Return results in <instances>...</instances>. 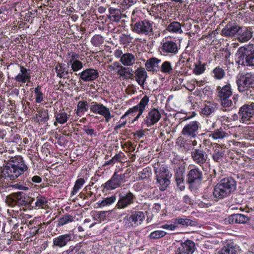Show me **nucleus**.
<instances>
[{"label": "nucleus", "instance_id": "nucleus-1", "mask_svg": "<svg viewBox=\"0 0 254 254\" xmlns=\"http://www.w3.org/2000/svg\"><path fill=\"white\" fill-rule=\"evenodd\" d=\"M28 168L21 156L12 157L5 163L1 176L5 179L14 180L26 172Z\"/></svg>", "mask_w": 254, "mask_h": 254}, {"label": "nucleus", "instance_id": "nucleus-2", "mask_svg": "<svg viewBox=\"0 0 254 254\" xmlns=\"http://www.w3.org/2000/svg\"><path fill=\"white\" fill-rule=\"evenodd\" d=\"M134 13H132V21L134 23H132L131 26V30L139 35H142L148 36H152L154 34V23L148 19L138 20L136 21L134 17Z\"/></svg>", "mask_w": 254, "mask_h": 254}, {"label": "nucleus", "instance_id": "nucleus-3", "mask_svg": "<svg viewBox=\"0 0 254 254\" xmlns=\"http://www.w3.org/2000/svg\"><path fill=\"white\" fill-rule=\"evenodd\" d=\"M236 189V182L232 178L222 179L215 187L213 194L215 198H222L229 195Z\"/></svg>", "mask_w": 254, "mask_h": 254}, {"label": "nucleus", "instance_id": "nucleus-4", "mask_svg": "<svg viewBox=\"0 0 254 254\" xmlns=\"http://www.w3.org/2000/svg\"><path fill=\"white\" fill-rule=\"evenodd\" d=\"M149 101V97L146 95L144 96L137 105L128 110L125 114L121 117V120H124L128 117L127 120L129 122L131 117L135 116L134 118L131 121V122L133 123L137 121L144 111L146 107L148 104Z\"/></svg>", "mask_w": 254, "mask_h": 254}, {"label": "nucleus", "instance_id": "nucleus-5", "mask_svg": "<svg viewBox=\"0 0 254 254\" xmlns=\"http://www.w3.org/2000/svg\"><path fill=\"white\" fill-rule=\"evenodd\" d=\"M154 168L157 182L160 185V189L164 190L170 184L169 179L172 174L168 172V169L165 166H160L158 164L154 166Z\"/></svg>", "mask_w": 254, "mask_h": 254}, {"label": "nucleus", "instance_id": "nucleus-6", "mask_svg": "<svg viewBox=\"0 0 254 254\" xmlns=\"http://www.w3.org/2000/svg\"><path fill=\"white\" fill-rule=\"evenodd\" d=\"M126 173L119 174L115 171L111 178L101 186L104 190H111L121 187L127 181Z\"/></svg>", "mask_w": 254, "mask_h": 254}, {"label": "nucleus", "instance_id": "nucleus-7", "mask_svg": "<svg viewBox=\"0 0 254 254\" xmlns=\"http://www.w3.org/2000/svg\"><path fill=\"white\" fill-rule=\"evenodd\" d=\"M145 219L142 211H130L123 219V223L126 228L135 227L141 224Z\"/></svg>", "mask_w": 254, "mask_h": 254}, {"label": "nucleus", "instance_id": "nucleus-8", "mask_svg": "<svg viewBox=\"0 0 254 254\" xmlns=\"http://www.w3.org/2000/svg\"><path fill=\"white\" fill-rule=\"evenodd\" d=\"M136 198L132 192L128 191L126 193L123 192L119 194V199L116 207L120 209H124L130 207L136 201Z\"/></svg>", "mask_w": 254, "mask_h": 254}, {"label": "nucleus", "instance_id": "nucleus-9", "mask_svg": "<svg viewBox=\"0 0 254 254\" xmlns=\"http://www.w3.org/2000/svg\"><path fill=\"white\" fill-rule=\"evenodd\" d=\"M216 90L222 106L224 107H230L232 104V101L229 99L232 95L230 85L227 84L223 87L218 86Z\"/></svg>", "mask_w": 254, "mask_h": 254}, {"label": "nucleus", "instance_id": "nucleus-10", "mask_svg": "<svg viewBox=\"0 0 254 254\" xmlns=\"http://www.w3.org/2000/svg\"><path fill=\"white\" fill-rule=\"evenodd\" d=\"M90 109L91 112L102 116L107 123H108L113 117L111 115L109 109L101 103L93 102Z\"/></svg>", "mask_w": 254, "mask_h": 254}, {"label": "nucleus", "instance_id": "nucleus-11", "mask_svg": "<svg viewBox=\"0 0 254 254\" xmlns=\"http://www.w3.org/2000/svg\"><path fill=\"white\" fill-rule=\"evenodd\" d=\"M161 118V114L157 109L150 110L144 118L141 124V127H149L157 123Z\"/></svg>", "mask_w": 254, "mask_h": 254}, {"label": "nucleus", "instance_id": "nucleus-12", "mask_svg": "<svg viewBox=\"0 0 254 254\" xmlns=\"http://www.w3.org/2000/svg\"><path fill=\"white\" fill-rule=\"evenodd\" d=\"M237 84L240 92H244L249 88H253L254 87V77L249 73L242 75L237 81Z\"/></svg>", "mask_w": 254, "mask_h": 254}, {"label": "nucleus", "instance_id": "nucleus-13", "mask_svg": "<svg viewBox=\"0 0 254 254\" xmlns=\"http://www.w3.org/2000/svg\"><path fill=\"white\" fill-rule=\"evenodd\" d=\"M176 170H177V174L178 176H176V182H177V185L179 187L181 190H183L185 187L184 181V174L185 171V162L183 159L179 160L176 163Z\"/></svg>", "mask_w": 254, "mask_h": 254}, {"label": "nucleus", "instance_id": "nucleus-14", "mask_svg": "<svg viewBox=\"0 0 254 254\" xmlns=\"http://www.w3.org/2000/svg\"><path fill=\"white\" fill-rule=\"evenodd\" d=\"M79 78L84 82H92L99 77V73L96 69L88 68L78 74Z\"/></svg>", "mask_w": 254, "mask_h": 254}, {"label": "nucleus", "instance_id": "nucleus-15", "mask_svg": "<svg viewBox=\"0 0 254 254\" xmlns=\"http://www.w3.org/2000/svg\"><path fill=\"white\" fill-rule=\"evenodd\" d=\"M69 59L67 60L68 66H70L72 71L69 73L72 74L73 72L77 71L81 69L83 67V63L78 60L79 56L75 53H71L69 55Z\"/></svg>", "mask_w": 254, "mask_h": 254}, {"label": "nucleus", "instance_id": "nucleus-16", "mask_svg": "<svg viewBox=\"0 0 254 254\" xmlns=\"http://www.w3.org/2000/svg\"><path fill=\"white\" fill-rule=\"evenodd\" d=\"M239 114L243 123H247L252 116H254V104L244 105L240 108Z\"/></svg>", "mask_w": 254, "mask_h": 254}, {"label": "nucleus", "instance_id": "nucleus-17", "mask_svg": "<svg viewBox=\"0 0 254 254\" xmlns=\"http://www.w3.org/2000/svg\"><path fill=\"white\" fill-rule=\"evenodd\" d=\"M254 47V44H249L246 46L240 47L236 53V57L239 60L238 62L244 63V60L245 59L246 63H247V59L248 58V55H250L252 53Z\"/></svg>", "mask_w": 254, "mask_h": 254}, {"label": "nucleus", "instance_id": "nucleus-18", "mask_svg": "<svg viewBox=\"0 0 254 254\" xmlns=\"http://www.w3.org/2000/svg\"><path fill=\"white\" fill-rule=\"evenodd\" d=\"M176 247H178L177 254H192L194 251V244L191 241H186L180 245L176 244Z\"/></svg>", "mask_w": 254, "mask_h": 254}, {"label": "nucleus", "instance_id": "nucleus-19", "mask_svg": "<svg viewBox=\"0 0 254 254\" xmlns=\"http://www.w3.org/2000/svg\"><path fill=\"white\" fill-rule=\"evenodd\" d=\"M13 199L19 205H26L31 204L34 200V198H31L25 193L21 191L15 192L13 195Z\"/></svg>", "mask_w": 254, "mask_h": 254}, {"label": "nucleus", "instance_id": "nucleus-20", "mask_svg": "<svg viewBox=\"0 0 254 254\" xmlns=\"http://www.w3.org/2000/svg\"><path fill=\"white\" fill-rule=\"evenodd\" d=\"M175 38L170 36L166 37L162 41V52L164 54L175 52Z\"/></svg>", "mask_w": 254, "mask_h": 254}, {"label": "nucleus", "instance_id": "nucleus-21", "mask_svg": "<svg viewBox=\"0 0 254 254\" xmlns=\"http://www.w3.org/2000/svg\"><path fill=\"white\" fill-rule=\"evenodd\" d=\"M20 72L15 77L14 80L19 83H25L30 82L31 70L22 65L20 66Z\"/></svg>", "mask_w": 254, "mask_h": 254}, {"label": "nucleus", "instance_id": "nucleus-22", "mask_svg": "<svg viewBox=\"0 0 254 254\" xmlns=\"http://www.w3.org/2000/svg\"><path fill=\"white\" fill-rule=\"evenodd\" d=\"M191 156L193 160L200 165L204 164L207 159V155L199 149H193L191 153Z\"/></svg>", "mask_w": 254, "mask_h": 254}, {"label": "nucleus", "instance_id": "nucleus-23", "mask_svg": "<svg viewBox=\"0 0 254 254\" xmlns=\"http://www.w3.org/2000/svg\"><path fill=\"white\" fill-rule=\"evenodd\" d=\"M72 234L70 233L60 235L53 239V245L59 248L65 246L72 240Z\"/></svg>", "mask_w": 254, "mask_h": 254}, {"label": "nucleus", "instance_id": "nucleus-24", "mask_svg": "<svg viewBox=\"0 0 254 254\" xmlns=\"http://www.w3.org/2000/svg\"><path fill=\"white\" fill-rule=\"evenodd\" d=\"M242 29L238 25L227 24L221 31V35L226 37H233L238 34Z\"/></svg>", "mask_w": 254, "mask_h": 254}, {"label": "nucleus", "instance_id": "nucleus-25", "mask_svg": "<svg viewBox=\"0 0 254 254\" xmlns=\"http://www.w3.org/2000/svg\"><path fill=\"white\" fill-rule=\"evenodd\" d=\"M147 77V73L144 67H139L134 71V77L138 84L143 87Z\"/></svg>", "mask_w": 254, "mask_h": 254}, {"label": "nucleus", "instance_id": "nucleus-26", "mask_svg": "<svg viewBox=\"0 0 254 254\" xmlns=\"http://www.w3.org/2000/svg\"><path fill=\"white\" fill-rule=\"evenodd\" d=\"M198 128L199 123L196 121L192 122L184 127L182 133L184 135L195 137L196 136L195 132L198 130Z\"/></svg>", "mask_w": 254, "mask_h": 254}, {"label": "nucleus", "instance_id": "nucleus-27", "mask_svg": "<svg viewBox=\"0 0 254 254\" xmlns=\"http://www.w3.org/2000/svg\"><path fill=\"white\" fill-rule=\"evenodd\" d=\"M161 60L156 58H151L147 60L145 64V66L148 71L155 72L159 69V64Z\"/></svg>", "mask_w": 254, "mask_h": 254}, {"label": "nucleus", "instance_id": "nucleus-28", "mask_svg": "<svg viewBox=\"0 0 254 254\" xmlns=\"http://www.w3.org/2000/svg\"><path fill=\"white\" fill-rule=\"evenodd\" d=\"M188 177V182L190 184L198 183L202 180V173L198 169H193L190 171Z\"/></svg>", "mask_w": 254, "mask_h": 254}, {"label": "nucleus", "instance_id": "nucleus-29", "mask_svg": "<svg viewBox=\"0 0 254 254\" xmlns=\"http://www.w3.org/2000/svg\"><path fill=\"white\" fill-rule=\"evenodd\" d=\"M68 68L69 66H68L67 64L66 66L64 64L58 63L55 67L57 76L60 78L64 77L65 75L69 73Z\"/></svg>", "mask_w": 254, "mask_h": 254}, {"label": "nucleus", "instance_id": "nucleus-30", "mask_svg": "<svg viewBox=\"0 0 254 254\" xmlns=\"http://www.w3.org/2000/svg\"><path fill=\"white\" fill-rule=\"evenodd\" d=\"M124 66H131L135 63V56L131 53L124 54L120 60Z\"/></svg>", "mask_w": 254, "mask_h": 254}, {"label": "nucleus", "instance_id": "nucleus-31", "mask_svg": "<svg viewBox=\"0 0 254 254\" xmlns=\"http://www.w3.org/2000/svg\"><path fill=\"white\" fill-rule=\"evenodd\" d=\"M122 9L110 7L109 8V15L108 18L112 21L119 22L122 18Z\"/></svg>", "mask_w": 254, "mask_h": 254}, {"label": "nucleus", "instance_id": "nucleus-32", "mask_svg": "<svg viewBox=\"0 0 254 254\" xmlns=\"http://www.w3.org/2000/svg\"><path fill=\"white\" fill-rule=\"evenodd\" d=\"M35 207L37 208H48L49 204L47 198L43 195L39 194L36 198Z\"/></svg>", "mask_w": 254, "mask_h": 254}, {"label": "nucleus", "instance_id": "nucleus-33", "mask_svg": "<svg viewBox=\"0 0 254 254\" xmlns=\"http://www.w3.org/2000/svg\"><path fill=\"white\" fill-rule=\"evenodd\" d=\"M238 35V40L241 42H247L252 37V32L246 28L242 29Z\"/></svg>", "mask_w": 254, "mask_h": 254}, {"label": "nucleus", "instance_id": "nucleus-34", "mask_svg": "<svg viewBox=\"0 0 254 254\" xmlns=\"http://www.w3.org/2000/svg\"><path fill=\"white\" fill-rule=\"evenodd\" d=\"M131 70L132 69L130 70L129 68H126L122 65L117 73L119 75L120 78L123 79H128L133 76V73L131 72Z\"/></svg>", "mask_w": 254, "mask_h": 254}, {"label": "nucleus", "instance_id": "nucleus-35", "mask_svg": "<svg viewBox=\"0 0 254 254\" xmlns=\"http://www.w3.org/2000/svg\"><path fill=\"white\" fill-rule=\"evenodd\" d=\"M55 117L56 118V121L54 123V125H57V123H58L60 124H64L65 123L69 115H67V113L64 111H60L59 112L56 113L55 114Z\"/></svg>", "mask_w": 254, "mask_h": 254}, {"label": "nucleus", "instance_id": "nucleus-36", "mask_svg": "<svg viewBox=\"0 0 254 254\" xmlns=\"http://www.w3.org/2000/svg\"><path fill=\"white\" fill-rule=\"evenodd\" d=\"M74 218L72 215L68 213H66L59 219L57 226H63L69 223L72 222V221H74Z\"/></svg>", "mask_w": 254, "mask_h": 254}, {"label": "nucleus", "instance_id": "nucleus-37", "mask_svg": "<svg viewBox=\"0 0 254 254\" xmlns=\"http://www.w3.org/2000/svg\"><path fill=\"white\" fill-rule=\"evenodd\" d=\"M88 109V105L86 101H79L77 103L76 114L77 116L81 117Z\"/></svg>", "mask_w": 254, "mask_h": 254}, {"label": "nucleus", "instance_id": "nucleus-38", "mask_svg": "<svg viewBox=\"0 0 254 254\" xmlns=\"http://www.w3.org/2000/svg\"><path fill=\"white\" fill-rule=\"evenodd\" d=\"M38 113L36 116V118H39L38 119V122L45 123L49 120V117L48 110L40 109L38 111Z\"/></svg>", "mask_w": 254, "mask_h": 254}, {"label": "nucleus", "instance_id": "nucleus-39", "mask_svg": "<svg viewBox=\"0 0 254 254\" xmlns=\"http://www.w3.org/2000/svg\"><path fill=\"white\" fill-rule=\"evenodd\" d=\"M237 252L235 246L232 244H227L218 252V254H237Z\"/></svg>", "mask_w": 254, "mask_h": 254}, {"label": "nucleus", "instance_id": "nucleus-40", "mask_svg": "<svg viewBox=\"0 0 254 254\" xmlns=\"http://www.w3.org/2000/svg\"><path fill=\"white\" fill-rule=\"evenodd\" d=\"M85 183V181L83 178H80L78 179L75 182L74 186L71 192L72 195L76 194L79 190L82 187Z\"/></svg>", "mask_w": 254, "mask_h": 254}, {"label": "nucleus", "instance_id": "nucleus-41", "mask_svg": "<svg viewBox=\"0 0 254 254\" xmlns=\"http://www.w3.org/2000/svg\"><path fill=\"white\" fill-rule=\"evenodd\" d=\"M132 39L133 38L130 35L122 34L119 37V42L125 47L132 42Z\"/></svg>", "mask_w": 254, "mask_h": 254}, {"label": "nucleus", "instance_id": "nucleus-42", "mask_svg": "<svg viewBox=\"0 0 254 254\" xmlns=\"http://www.w3.org/2000/svg\"><path fill=\"white\" fill-rule=\"evenodd\" d=\"M160 71L164 73L170 74L173 72V67L170 62L165 61L160 67Z\"/></svg>", "mask_w": 254, "mask_h": 254}, {"label": "nucleus", "instance_id": "nucleus-43", "mask_svg": "<svg viewBox=\"0 0 254 254\" xmlns=\"http://www.w3.org/2000/svg\"><path fill=\"white\" fill-rule=\"evenodd\" d=\"M228 135V134L221 129H216L210 134V136L214 139H222Z\"/></svg>", "mask_w": 254, "mask_h": 254}, {"label": "nucleus", "instance_id": "nucleus-44", "mask_svg": "<svg viewBox=\"0 0 254 254\" xmlns=\"http://www.w3.org/2000/svg\"><path fill=\"white\" fill-rule=\"evenodd\" d=\"M116 200L115 195H113L110 197H107L104 198L100 203H99V207H102L106 206H109L114 203Z\"/></svg>", "mask_w": 254, "mask_h": 254}, {"label": "nucleus", "instance_id": "nucleus-45", "mask_svg": "<svg viewBox=\"0 0 254 254\" xmlns=\"http://www.w3.org/2000/svg\"><path fill=\"white\" fill-rule=\"evenodd\" d=\"M124 156V154L122 152L117 154L111 159L106 161L103 166L104 167L108 165L113 166L115 163L120 162L121 159Z\"/></svg>", "mask_w": 254, "mask_h": 254}, {"label": "nucleus", "instance_id": "nucleus-46", "mask_svg": "<svg viewBox=\"0 0 254 254\" xmlns=\"http://www.w3.org/2000/svg\"><path fill=\"white\" fill-rule=\"evenodd\" d=\"M138 0H123L120 4V7L123 11L135 4Z\"/></svg>", "mask_w": 254, "mask_h": 254}, {"label": "nucleus", "instance_id": "nucleus-47", "mask_svg": "<svg viewBox=\"0 0 254 254\" xmlns=\"http://www.w3.org/2000/svg\"><path fill=\"white\" fill-rule=\"evenodd\" d=\"M104 38L100 35H95L91 39V44L95 47H99L104 43Z\"/></svg>", "mask_w": 254, "mask_h": 254}, {"label": "nucleus", "instance_id": "nucleus-48", "mask_svg": "<svg viewBox=\"0 0 254 254\" xmlns=\"http://www.w3.org/2000/svg\"><path fill=\"white\" fill-rule=\"evenodd\" d=\"M34 94L35 96V102L36 103H40L43 101L44 95L41 91V86L38 85L34 89Z\"/></svg>", "mask_w": 254, "mask_h": 254}, {"label": "nucleus", "instance_id": "nucleus-49", "mask_svg": "<svg viewBox=\"0 0 254 254\" xmlns=\"http://www.w3.org/2000/svg\"><path fill=\"white\" fill-rule=\"evenodd\" d=\"M205 64H202L200 61H198L195 64V67L193 69V72L196 75L202 74L205 70Z\"/></svg>", "mask_w": 254, "mask_h": 254}, {"label": "nucleus", "instance_id": "nucleus-50", "mask_svg": "<svg viewBox=\"0 0 254 254\" xmlns=\"http://www.w3.org/2000/svg\"><path fill=\"white\" fill-rule=\"evenodd\" d=\"M166 232L161 230H156L151 232L149 235L150 239H159L164 237Z\"/></svg>", "mask_w": 254, "mask_h": 254}, {"label": "nucleus", "instance_id": "nucleus-51", "mask_svg": "<svg viewBox=\"0 0 254 254\" xmlns=\"http://www.w3.org/2000/svg\"><path fill=\"white\" fill-rule=\"evenodd\" d=\"M213 72L215 78L217 79H222L225 75L224 70L219 66L214 68Z\"/></svg>", "mask_w": 254, "mask_h": 254}, {"label": "nucleus", "instance_id": "nucleus-52", "mask_svg": "<svg viewBox=\"0 0 254 254\" xmlns=\"http://www.w3.org/2000/svg\"><path fill=\"white\" fill-rule=\"evenodd\" d=\"M214 108L213 105L210 103H208L206 104L205 107L202 109V113L205 115H209L213 112Z\"/></svg>", "mask_w": 254, "mask_h": 254}, {"label": "nucleus", "instance_id": "nucleus-53", "mask_svg": "<svg viewBox=\"0 0 254 254\" xmlns=\"http://www.w3.org/2000/svg\"><path fill=\"white\" fill-rule=\"evenodd\" d=\"M122 147L124 151L128 152H132L135 150V147L130 141H127L122 144Z\"/></svg>", "mask_w": 254, "mask_h": 254}, {"label": "nucleus", "instance_id": "nucleus-54", "mask_svg": "<svg viewBox=\"0 0 254 254\" xmlns=\"http://www.w3.org/2000/svg\"><path fill=\"white\" fill-rule=\"evenodd\" d=\"M237 223L239 224H244L247 223L249 218L247 216L242 214H236Z\"/></svg>", "mask_w": 254, "mask_h": 254}, {"label": "nucleus", "instance_id": "nucleus-55", "mask_svg": "<svg viewBox=\"0 0 254 254\" xmlns=\"http://www.w3.org/2000/svg\"><path fill=\"white\" fill-rule=\"evenodd\" d=\"M122 65L118 62H114L112 64L108 66V68L111 70H113L116 73L118 72V70L121 68Z\"/></svg>", "mask_w": 254, "mask_h": 254}, {"label": "nucleus", "instance_id": "nucleus-56", "mask_svg": "<svg viewBox=\"0 0 254 254\" xmlns=\"http://www.w3.org/2000/svg\"><path fill=\"white\" fill-rule=\"evenodd\" d=\"M193 221L188 219H178V225H181L183 226H188L191 225Z\"/></svg>", "mask_w": 254, "mask_h": 254}, {"label": "nucleus", "instance_id": "nucleus-57", "mask_svg": "<svg viewBox=\"0 0 254 254\" xmlns=\"http://www.w3.org/2000/svg\"><path fill=\"white\" fill-rule=\"evenodd\" d=\"M42 178L38 176H34L31 178H29L27 180V182L31 185H32L33 183H40L42 182Z\"/></svg>", "mask_w": 254, "mask_h": 254}, {"label": "nucleus", "instance_id": "nucleus-58", "mask_svg": "<svg viewBox=\"0 0 254 254\" xmlns=\"http://www.w3.org/2000/svg\"><path fill=\"white\" fill-rule=\"evenodd\" d=\"M149 175V172L147 168L144 169L139 174L138 179L140 180H142L147 178Z\"/></svg>", "mask_w": 254, "mask_h": 254}, {"label": "nucleus", "instance_id": "nucleus-59", "mask_svg": "<svg viewBox=\"0 0 254 254\" xmlns=\"http://www.w3.org/2000/svg\"><path fill=\"white\" fill-rule=\"evenodd\" d=\"M40 228L39 226H34L30 229L29 234L30 237H33L40 232Z\"/></svg>", "mask_w": 254, "mask_h": 254}, {"label": "nucleus", "instance_id": "nucleus-60", "mask_svg": "<svg viewBox=\"0 0 254 254\" xmlns=\"http://www.w3.org/2000/svg\"><path fill=\"white\" fill-rule=\"evenodd\" d=\"M223 157V153L219 150H215V153L213 155V159L218 162Z\"/></svg>", "mask_w": 254, "mask_h": 254}, {"label": "nucleus", "instance_id": "nucleus-61", "mask_svg": "<svg viewBox=\"0 0 254 254\" xmlns=\"http://www.w3.org/2000/svg\"><path fill=\"white\" fill-rule=\"evenodd\" d=\"M226 222H228L230 224H236L237 219H236V214H233L229 216L226 219Z\"/></svg>", "mask_w": 254, "mask_h": 254}, {"label": "nucleus", "instance_id": "nucleus-62", "mask_svg": "<svg viewBox=\"0 0 254 254\" xmlns=\"http://www.w3.org/2000/svg\"><path fill=\"white\" fill-rule=\"evenodd\" d=\"M200 205L202 207H208L211 205L210 201L203 197L200 203Z\"/></svg>", "mask_w": 254, "mask_h": 254}, {"label": "nucleus", "instance_id": "nucleus-63", "mask_svg": "<svg viewBox=\"0 0 254 254\" xmlns=\"http://www.w3.org/2000/svg\"><path fill=\"white\" fill-rule=\"evenodd\" d=\"M126 123H127V120L124 121L121 123H120V122H119V124L114 127V131H116V132H118V130L120 128H121L123 127H124L125 126V125H126Z\"/></svg>", "mask_w": 254, "mask_h": 254}, {"label": "nucleus", "instance_id": "nucleus-64", "mask_svg": "<svg viewBox=\"0 0 254 254\" xmlns=\"http://www.w3.org/2000/svg\"><path fill=\"white\" fill-rule=\"evenodd\" d=\"M107 212L106 211H100L98 212V218L99 220L100 221H104L106 220V214Z\"/></svg>", "mask_w": 254, "mask_h": 254}]
</instances>
